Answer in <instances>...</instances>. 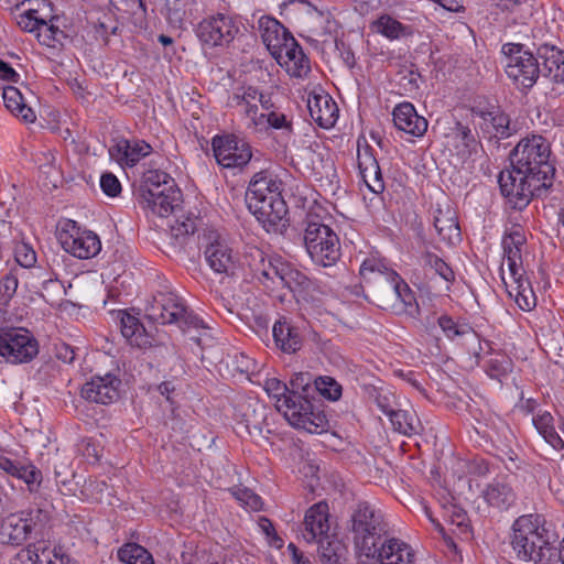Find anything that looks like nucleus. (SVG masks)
Wrapping results in <instances>:
<instances>
[{"mask_svg":"<svg viewBox=\"0 0 564 564\" xmlns=\"http://www.w3.org/2000/svg\"><path fill=\"white\" fill-rule=\"evenodd\" d=\"M316 395H323L328 400L336 401L341 397V386L330 377L314 379Z\"/></svg>","mask_w":564,"mask_h":564,"instance_id":"nucleus-46","label":"nucleus"},{"mask_svg":"<svg viewBox=\"0 0 564 564\" xmlns=\"http://www.w3.org/2000/svg\"><path fill=\"white\" fill-rule=\"evenodd\" d=\"M120 384L121 380L111 373L96 376L83 386L80 394L89 402L110 404L118 400Z\"/></svg>","mask_w":564,"mask_h":564,"instance_id":"nucleus-15","label":"nucleus"},{"mask_svg":"<svg viewBox=\"0 0 564 564\" xmlns=\"http://www.w3.org/2000/svg\"><path fill=\"white\" fill-rule=\"evenodd\" d=\"M322 564H340L346 553L345 545L335 536L326 535L316 540Z\"/></svg>","mask_w":564,"mask_h":564,"instance_id":"nucleus-37","label":"nucleus"},{"mask_svg":"<svg viewBox=\"0 0 564 564\" xmlns=\"http://www.w3.org/2000/svg\"><path fill=\"white\" fill-rule=\"evenodd\" d=\"M335 48L348 68H352L356 64L355 54L350 46L340 39H335Z\"/></svg>","mask_w":564,"mask_h":564,"instance_id":"nucleus-63","label":"nucleus"},{"mask_svg":"<svg viewBox=\"0 0 564 564\" xmlns=\"http://www.w3.org/2000/svg\"><path fill=\"white\" fill-rule=\"evenodd\" d=\"M205 259L215 273L234 274L236 268L232 249L225 240L216 238L204 251Z\"/></svg>","mask_w":564,"mask_h":564,"instance_id":"nucleus-24","label":"nucleus"},{"mask_svg":"<svg viewBox=\"0 0 564 564\" xmlns=\"http://www.w3.org/2000/svg\"><path fill=\"white\" fill-rule=\"evenodd\" d=\"M328 505L324 501L313 505L305 513L303 538L307 542H314L328 535Z\"/></svg>","mask_w":564,"mask_h":564,"instance_id":"nucleus-22","label":"nucleus"},{"mask_svg":"<svg viewBox=\"0 0 564 564\" xmlns=\"http://www.w3.org/2000/svg\"><path fill=\"white\" fill-rule=\"evenodd\" d=\"M357 159L359 171L378 164V161L373 154V149L367 143L364 148H360V144L358 145Z\"/></svg>","mask_w":564,"mask_h":564,"instance_id":"nucleus-62","label":"nucleus"},{"mask_svg":"<svg viewBox=\"0 0 564 564\" xmlns=\"http://www.w3.org/2000/svg\"><path fill=\"white\" fill-rule=\"evenodd\" d=\"M33 530L32 520L11 516L2 527V535L12 545L22 544Z\"/></svg>","mask_w":564,"mask_h":564,"instance_id":"nucleus-33","label":"nucleus"},{"mask_svg":"<svg viewBox=\"0 0 564 564\" xmlns=\"http://www.w3.org/2000/svg\"><path fill=\"white\" fill-rule=\"evenodd\" d=\"M283 182L271 170L252 175L246 191L247 207L268 232H283L289 226Z\"/></svg>","mask_w":564,"mask_h":564,"instance_id":"nucleus-3","label":"nucleus"},{"mask_svg":"<svg viewBox=\"0 0 564 564\" xmlns=\"http://www.w3.org/2000/svg\"><path fill=\"white\" fill-rule=\"evenodd\" d=\"M181 202L182 193L175 186L167 188L166 193L162 194L160 198L154 197V200H151V203L143 208L151 210L160 217H166L180 206Z\"/></svg>","mask_w":564,"mask_h":564,"instance_id":"nucleus-36","label":"nucleus"},{"mask_svg":"<svg viewBox=\"0 0 564 564\" xmlns=\"http://www.w3.org/2000/svg\"><path fill=\"white\" fill-rule=\"evenodd\" d=\"M259 88L251 85H238L228 96L227 105L230 108H238L243 115L251 119L254 126L262 123L264 113H258L257 105Z\"/></svg>","mask_w":564,"mask_h":564,"instance_id":"nucleus-19","label":"nucleus"},{"mask_svg":"<svg viewBox=\"0 0 564 564\" xmlns=\"http://www.w3.org/2000/svg\"><path fill=\"white\" fill-rule=\"evenodd\" d=\"M373 556H364L366 561L380 564H413L414 552L409 544L389 534L376 546Z\"/></svg>","mask_w":564,"mask_h":564,"instance_id":"nucleus-16","label":"nucleus"},{"mask_svg":"<svg viewBox=\"0 0 564 564\" xmlns=\"http://www.w3.org/2000/svg\"><path fill=\"white\" fill-rule=\"evenodd\" d=\"M196 230V219L187 217L183 221L177 220L176 224L171 227V235L178 243H183L185 238L189 235H194Z\"/></svg>","mask_w":564,"mask_h":564,"instance_id":"nucleus-54","label":"nucleus"},{"mask_svg":"<svg viewBox=\"0 0 564 564\" xmlns=\"http://www.w3.org/2000/svg\"><path fill=\"white\" fill-rule=\"evenodd\" d=\"M268 258L264 251L258 247H249L245 253L246 263L258 280H260Z\"/></svg>","mask_w":564,"mask_h":564,"instance_id":"nucleus-47","label":"nucleus"},{"mask_svg":"<svg viewBox=\"0 0 564 564\" xmlns=\"http://www.w3.org/2000/svg\"><path fill=\"white\" fill-rule=\"evenodd\" d=\"M527 238L520 227L512 228L505 234L502 238L503 254L510 275H517V272L523 271L522 265V247L525 245Z\"/></svg>","mask_w":564,"mask_h":564,"instance_id":"nucleus-25","label":"nucleus"},{"mask_svg":"<svg viewBox=\"0 0 564 564\" xmlns=\"http://www.w3.org/2000/svg\"><path fill=\"white\" fill-rule=\"evenodd\" d=\"M433 249H436V246L425 240H422L419 245L417 252L421 265L425 270L433 271L448 284H452L455 281L453 269L438 254L433 252Z\"/></svg>","mask_w":564,"mask_h":564,"instance_id":"nucleus-29","label":"nucleus"},{"mask_svg":"<svg viewBox=\"0 0 564 564\" xmlns=\"http://www.w3.org/2000/svg\"><path fill=\"white\" fill-rule=\"evenodd\" d=\"M147 316L162 325L176 324L180 327H203L204 322L188 311L183 300L172 292H160L147 307Z\"/></svg>","mask_w":564,"mask_h":564,"instance_id":"nucleus-9","label":"nucleus"},{"mask_svg":"<svg viewBox=\"0 0 564 564\" xmlns=\"http://www.w3.org/2000/svg\"><path fill=\"white\" fill-rule=\"evenodd\" d=\"M108 152L120 166L132 167L152 152V147L144 140L120 138L109 148Z\"/></svg>","mask_w":564,"mask_h":564,"instance_id":"nucleus-18","label":"nucleus"},{"mask_svg":"<svg viewBox=\"0 0 564 564\" xmlns=\"http://www.w3.org/2000/svg\"><path fill=\"white\" fill-rule=\"evenodd\" d=\"M264 389L269 395L276 399V408L279 403H282V399H286V395L289 394L288 384L278 378L267 379L264 382Z\"/></svg>","mask_w":564,"mask_h":564,"instance_id":"nucleus-56","label":"nucleus"},{"mask_svg":"<svg viewBox=\"0 0 564 564\" xmlns=\"http://www.w3.org/2000/svg\"><path fill=\"white\" fill-rule=\"evenodd\" d=\"M74 477L75 475L73 471L65 474L59 470H55L56 484L64 496H74L76 494L77 484L74 482Z\"/></svg>","mask_w":564,"mask_h":564,"instance_id":"nucleus-59","label":"nucleus"},{"mask_svg":"<svg viewBox=\"0 0 564 564\" xmlns=\"http://www.w3.org/2000/svg\"><path fill=\"white\" fill-rule=\"evenodd\" d=\"M307 108L311 118L322 128H332L338 119V107L328 94L308 95Z\"/></svg>","mask_w":564,"mask_h":564,"instance_id":"nucleus-21","label":"nucleus"},{"mask_svg":"<svg viewBox=\"0 0 564 564\" xmlns=\"http://www.w3.org/2000/svg\"><path fill=\"white\" fill-rule=\"evenodd\" d=\"M558 534L540 514H524L512 524L511 545L519 560L534 564L557 562Z\"/></svg>","mask_w":564,"mask_h":564,"instance_id":"nucleus-4","label":"nucleus"},{"mask_svg":"<svg viewBox=\"0 0 564 564\" xmlns=\"http://www.w3.org/2000/svg\"><path fill=\"white\" fill-rule=\"evenodd\" d=\"M501 53L507 58L505 67L508 78L523 89L532 88L540 76L539 58L543 69L554 84H564V51L544 43L536 48V56L521 43H506Z\"/></svg>","mask_w":564,"mask_h":564,"instance_id":"nucleus-2","label":"nucleus"},{"mask_svg":"<svg viewBox=\"0 0 564 564\" xmlns=\"http://www.w3.org/2000/svg\"><path fill=\"white\" fill-rule=\"evenodd\" d=\"M303 241L315 264L332 267L340 258V243L337 234L321 221L317 215H307L304 220Z\"/></svg>","mask_w":564,"mask_h":564,"instance_id":"nucleus-8","label":"nucleus"},{"mask_svg":"<svg viewBox=\"0 0 564 564\" xmlns=\"http://www.w3.org/2000/svg\"><path fill=\"white\" fill-rule=\"evenodd\" d=\"M373 28L377 33L389 40H398L410 34V26L402 24L389 14L380 15L373 22Z\"/></svg>","mask_w":564,"mask_h":564,"instance_id":"nucleus-39","label":"nucleus"},{"mask_svg":"<svg viewBox=\"0 0 564 564\" xmlns=\"http://www.w3.org/2000/svg\"><path fill=\"white\" fill-rule=\"evenodd\" d=\"M14 259L22 268H32L36 263V253L25 242H18L14 246Z\"/></svg>","mask_w":564,"mask_h":564,"instance_id":"nucleus-52","label":"nucleus"},{"mask_svg":"<svg viewBox=\"0 0 564 564\" xmlns=\"http://www.w3.org/2000/svg\"><path fill=\"white\" fill-rule=\"evenodd\" d=\"M488 505L500 510L509 509L516 501V494L511 486L501 479H495L482 491Z\"/></svg>","mask_w":564,"mask_h":564,"instance_id":"nucleus-31","label":"nucleus"},{"mask_svg":"<svg viewBox=\"0 0 564 564\" xmlns=\"http://www.w3.org/2000/svg\"><path fill=\"white\" fill-rule=\"evenodd\" d=\"M288 72L294 77H303L311 70L310 59L302 51L296 55L294 59L290 62V65H285Z\"/></svg>","mask_w":564,"mask_h":564,"instance_id":"nucleus-58","label":"nucleus"},{"mask_svg":"<svg viewBox=\"0 0 564 564\" xmlns=\"http://www.w3.org/2000/svg\"><path fill=\"white\" fill-rule=\"evenodd\" d=\"M484 368L490 378L502 382V380L512 371L513 361L502 351H491L489 352L488 358L484 361Z\"/></svg>","mask_w":564,"mask_h":564,"instance_id":"nucleus-35","label":"nucleus"},{"mask_svg":"<svg viewBox=\"0 0 564 564\" xmlns=\"http://www.w3.org/2000/svg\"><path fill=\"white\" fill-rule=\"evenodd\" d=\"M54 19L52 18L50 22L45 21V24H41L37 31L39 41L50 47L53 45V35L55 36V30L57 29V25L53 23Z\"/></svg>","mask_w":564,"mask_h":564,"instance_id":"nucleus-64","label":"nucleus"},{"mask_svg":"<svg viewBox=\"0 0 564 564\" xmlns=\"http://www.w3.org/2000/svg\"><path fill=\"white\" fill-rule=\"evenodd\" d=\"M264 118L271 128L276 130L283 129L288 132H292V122L288 120L284 113L272 110L264 115Z\"/></svg>","mask_w":564,"mask_h":564,"instance_id":"nucleus-61","label":"nucleus"},{"mask_svg":"<svg viewBox=\"0 0 564 564\" xmlns=\"http://www.w3.org/2000/svg\"><path fill=\"white\" fill-rule=\"evenodd\" d=\"M17 24L25 32L39 31L41 24H45V20L39 17V12L33 9L25 10L17 15Z\"/></svg>","mask_w":564,"mask_h":564,"instance_id":"nucleus-50","label":"nucleus"},{"mask_svg":"<svg viewBox=\"0 0 564 564\" xmlns=\"http://www.w3.org/2000/svg\"><path fill=\"white\" fill-rule=\"evenodd\" d=\"M453 133L455 139L462 143L466 152L471 153L473 151H476L478 141L476 134L468 126L457 121L453 128Z\"/></svg>","mask_w":564,"mask_h":564,"instance_id":"nucleus-48","label":"nucleus"},{"mask_svg":"<svg viewBox=\"0 0 564 564\" xmlns=\"http://www.w3.org/2000/svg\"><path fill=\"white\" fill-rule=\"evenodd\" d=\"M359 274L369 286H378L383 292H393L403 304L406 314L415 316L420 313L416 299L408 283L394 271L377 259H366Z\"/></svg>","mask_w":564,"mask_h":564,"instance_id":"nucleus-7","label":"nucleus"},{"mask_svg":"<svg viewBox=\"0 0 564 564\" xmlns=\"http://www.w3.org/2000/svg\"><path fill=\"white\" fill-rule=\"evenodd\" d=\"M196 230V219L187 217L183 221L177 220L176 224L171 227V235L178 243H183L185 238L189 235H194Z\"/></svg>","mask_w":564,"mask_h":564,"instance_id":"nucleus-53","label":"nucleus"},{"mask_svg":"<svg viewBox=\"0 0 564 564\" xmlns=\"http://www.w3.org/2000/svg\"><path fill=\"white\" fill-rule=\"evenodd\" d=\"M436 321L444 335L451 340H454L456 337L464 336L473 330L467 324L456 323L453 317L447 314L441 315Z\"/></svg>","mask_w":564,"mask_h":564,"instance_id":"nucleus-43","label":"nucleus"},{"mask_svg":"<svg viewBox=\"0 0 564 564\" xmlns=\"http://www.w3.org/2000/svg\"><path fill=\"white\" fill-rule=\"evenodd\" d=\"M345 524L359 561L364 556H373L376 546L390 534L383 513L368 501L351 506Z\"/></svg>","mask_w":564,"mask_h":564,"instance_id":"nucleus-6","label":"nucleus"},{"mask_svg":"<svg viewBox=\"0 0 564 564\" xmlns=\"http://www.w3.org/2000/svg\"><path fill=\"white\" fill-rule=\"evenodd\" d=\"M302 51V47L295 41V39L293 36H290L289 42L285 44V46L281 47V57H278V55L272 56L280 65H290V62L294 59L296 55L300 54Z\"/></svg>","mask_w":564,"mask_h":564,"instance_id":"nucleus-57","label":"nucleus"},{"mask_svg":"<svg viewBox=\"0 0 564 564\" xmlns=\"http://www.w3.org/2000/svg\"><path fill=\"white\" fill-rule=\"evenodd\" d=\"M288 263L279 256L269 257L259 281L262 282L263 279L274 281V279H278L282 283Z\"/></svg>","mask_w":564,"mask_h":564,"instance_id":"nucleus-44","label":"nucleus"},{"mask_svg":"<svg viewBox=\"0 0 564 564\" xmlns=\"http://www.w3.org/2000/svg\"><path fill=\"white\" fill-rule=\"evenodd\" d=\"M18 278L9 272L0 280V303L7 305L14 296L18 289Z\"/></svg>","mask_w":564,"mask_h":564,"instance_id":"nucleus-55","label":"nucleus"},{"mask_svg":"<svg viewBox=\"0 0 564 564\" xmlns=\"http://www.w3.org/2000/svg\"><path fill=\"white\" fill-rule=\"evenodd\" d=\"M2 98L6 108L14 117L21 119L25 123H33L36 120L34 110L25 104L22 93L17 87H3Z\"/></svg>","mask_w":564,"mask_h":564,"instance_id":"nucleus-32","label":"nucleus"},{"mask_svg":"<svg viewBox=\"0 0 564 564\" xmlns=\"http://www.w3.org/2000/svg\"><path fill=\"white\" fill-rule=\"evenodd\" d=\"M392 116L395 128L410 135L422 137L427 131V120L420 116L415 107L409 101L397 105Z\"/></svg>","mask_w":564,"mask_h":564,"instance_id":"nucleus-20","label":"nucleus"},{"mask_svg":"<svg viewBox=\"0 0 564 564\" xmlns=\"http://www.w3.org/2000/svg\"><path fill=\"white\" fill-rule=\"evenodd\" d=\"M242 26L238 15L217 12L205 17L197 24L196 35L209 47L226 46L236 39Z\"/></svg>","mask_w":564,"mask_h":564,"instance_id":"nucleus-10","label":"nucleus"},{"mask_svg":"<svg viewBox=\"0 0 564 564\" xmlns=\"http://www.w3.org/2000/svg\"><path fill=\"white\" fill-rule=\"evenodd\" d=\"M100 187L102 192L110 197H116L121 192V184L112 173H104L100 177Z\"/></svg>","mask_w":564,"mask_h":564,"instance_id":"nucleus-60","label":"nucleus"},{"mask_svg":"<svg viewBox=\"0 0 564 564\" xmlns=\"http://www.w3.org/2000/svg\"><path fill=\"white\" fill-rule=\"evenodd\" d=\"M117 557L126 564H155L152 554L135 542H127L117 551Z\"/></svg>","mask_w":564,"mask_h":564,"instance_id":"nucleus-38","label":"nucleus"},{"mask_svg":"<svg viewBox=\"0 0 564 564\" xmlns=\"http://www.w3.org/2000/svg\"><path fill=\"white\" fill-rule=\"evenodd\" d=\"M193 0H165L166 19L170 24L181 26L186 15V8Z\"/></svg>","mask_w":564,"mask_h":564,"instance_id":"nucleus-45","label":"nucleus"},{"mask_svg":"<svg viewBox=\"0 0 564 564\" xmlns=\"http://www.w3.org/2000/svg\"><path fill=\"white\" fill-rule=\"evenodd\" d=\"M272 334L276 347L285 354H295L302 348L303 338L300 329L285 317L274 323Z\"/></svg>","mask_w":564,"mask_h":564,"instance_id":"nucleus-26","label":"nucleus"},{"mask_svg":"<svg viewBox=\"0 0 564 564\" xmlns=\"http://www.w3.org/2000/svg\"><path fill=\"white\" fill-rule=\"evenodd\" d=\"M39 354V343L33 334L23 327H0V357L19 365L32 361Z\"/></svg>","mask_w":564,"mask_h":564,"instance_id":"nucleus-11","label":"nucleus"},{"mask_svg":"<svg viewBox=\"0 0 564 564\" xmlns=\"http://www.w3.org/2000/svg\"><path fill=\"white\" fill-rule=\"evenodd\" d=\"M389 420L394 431L408 436L417 434L421 429L420 420L413 411L395 410Z\"/></svg>","mask_w":564,"mask_h":564,"instance_id":"nucleus-40","label":"nucleus"},{"mask_svg":"<svg viewBox=\"0 0 564 564\" xmlns=\"http://www.w3.org/2000/svg\"><path fill=\"white\" fill-rule=\"evenodd\" d=\"M361 177L364 182L367 184L368 188L376 194L383 192L384 184L382 180L381 170L379 163L375 166H369L360 171Z\"/></svg>","mask_w":564,"mask_h":564,"instance_id":"nucleus-49","label":"nucleus"},{"mask_svg":"<svg viewBox=\"0 0 564 564\" xmlns=\"http://www.w3.org/2000/svg\"><path fill=\"white\" fill-rule=\"evenodd\" d=\"M121 334L126 337L131 345L142 347L147 344V338L143 336L144 326L140 321L127 313H122L120 319Z\"/></svg>","mask_w":564,"mask_h":564,"instance_id":"nucleus-41","label":"nucleus"},{"mask_svg":"<svg viewBox=\"0 0 564 564\" xmlns=\"http://www.w3.org/2000/svg\"><path fill=\"white\" fill-rule=\"evenodd\" d=\"M532 423L538 433L543 440L550 444L554 449L561 451L564 448V441L561 438L554 427V419L550 412H543L532 417Z\"/></svg>","mask_w":564,"mask_h":564,"instance_id":"nucleus-34","label":"nucleus"},{"mask_svg":"<svg viewBox=\"0 0 564 564\" xmlns=\"http://www.w3.org/2000/svg\"><path fill=\"white\" fill-rule=\"evenodd\" d=\"M551 145L542 135L523 138L510 153L511 169L499 173L501 194L514 208L528 206L553 184L555 167L550 162Z\"/></svg>","mask_w":564,"mask_h":564,"instance_id":"nucleus-1","label":"nucleus"},{"mask_svg":"<svg viewBox=\"0 0 564 564\" xmlns=\"http://www.w3.org/2000/svg\"><path fill=\"white\" fill-rule=\"evenodd\" d=\"M282 285L292 292L302 293L312 290L314 283L304 272L288 263Z\"/></svg>","mask_w":564,"mask_h":564,"instance_id":"nucleus-42","label":"nucleus"},{"mask_svg":"<svg viewBox=\"0 0 564 564\" xmlns=\"http://www.w3.org/2000/svg\"><path fill=\"white\" fill-rule=\"evenodd\" d=\"M175 181L167 173L160 170H149L143 176L142 181L134 192L137 199L142 207L147 206L154 200V197L160 198L162 194L166 193L170 187H175Z\"/></svg>","mask_w":564,"mask_h":564,"instance_id":"nucleus-17","label":"nucleus"},{"mask_svg":"<svg viewBox=\"0 0 564 564\" xmlns=\"http://www.w3.org/2000/svg\"><path fill=\"white\" fill-rule=\"evenodd\" d=\"M289 394L278 404L288 422L308 433H319L328 426V420L316 397L315 383L308 372L295 373L289 384Z\"/></svg>","mask_w":564,"mask_h":564,"instance_id":"nucleus-5","label":"nucleus"},{"mask_svg":"<svg viewBox=\"0 0 564 564\" xmlns=\"http://www.w3.org/2000/svg\"><path fill=\"white\" fill-rule=\"evenodd\" d=\"M0 468L7 474L23 480L31 492L36 491L42 481L41 470L30 463L0 457Z\"/></svg>","mask_w":564,"mask_h":564,"instance_id":"nucleus-30","label":"nucleus"},{"mask_svg":"<svg viewBox=\"0 0 564 564\" xmlns=\"http://www.w3.org/2000/svg\"><path fill=\"white\" fill-rule=\"evenodd\" d=\"M434 227L438 236L448 245H457L462 241V232L456 212L451 207H438L434 216Z\"/></svg>","mask_w":564,"mask_h":564,"instance_id":"nucleus-28","label":"nucleus"},{"mask_svg":"<svg viewBox=\"0 0 564 564\" xmlns=\"http://www.w3.org/2000/svg\"><path fill=\"white\" fill-rule=\"evenodd\" d=\"M511 282L505 284L510 297L520 310L530 312L536 306V296L532 289L530 280L524 276V271L517 272V275H510Z\"/></svg>","mask_w":564,"mask_h":564,"instance_id":"nucleus-27","label":"nucleus"},{"mask_svg":"<svg viewBox=\"0 0 564 564\" xmlns=\"http://www.w3.org/2000/svg\"><path fill=\"white\" fill-rule=\"evenodd\" d=\"M69 226H72L74 232L66 229L58 237L62 248L67 253L78 259H90L100 252L101 242L95 232L90 230L80 231L73 220L69 221Z\"/></svg>","mask_w":564,"mask_h":564,"instance_id":"nucleus-14","label":"nucleus"},{"mask_svg":"<svg viewBox=\"0 0 564 564\" xmlns=\"http://www.w3.org/2000/svg\"><path fill=\"white\" fill-rule=\"evenodd\" d=\"M212 149L216 162L225 169H243L252 159L251 145L232 133L215 135Z\"/></svg>","mask_w":564,"mask_h":564,"instance_id":"nucleus-13","label":"nucleus"},{"mask_svg":"<svg viewBox=\"0 0 564 564\" xmlns=\"http://www.w3.org/2000/svg\"><path fill=\"white\" fill-rule=\"evenodd\" d=\"M471 116L478 118L477 127L484 138L499 142L517 132L516 126L500 106L489 101H477L470 108Z\"/></svg>","mask_w":564,"mask_h":564,"instance_id":"nucleus-12","label":"nucleus"},{"mask_svg":"<svg viewBox=\"0 0 564 564\" xmlns=\"http://www.w3.org/2000/svg\"><path fill=\"white\" fill-rule=\"evenodd\" d=\"M259 30L261 37L271 53L281 57V47L285 46L289 37L293 36L291 32L276 19L263 15L259 19Z\"/></svg>","mask_w":564,"mask_h":564,"instance_id":"nucleus-23","label":"nucleus"},{"mask_svg":"<svg viewBox=\"0 0 564 564\" xmlns=\"http://www.w3.org/2000/svg\"><path fill=\"white\" fill-rule=\"evenodd\" d=\"M265 406L257 403L256 408L252 410V414L245 413L246 427L249 434H252V430L262 433L265 422Z\"/></svg>","mask_w":564,"mask_h":564,"instance_id":"nucleus-51","label":"nucleus"}]
</instances>
